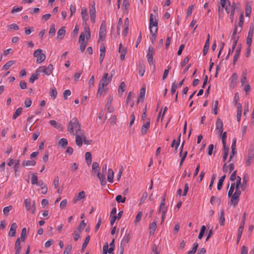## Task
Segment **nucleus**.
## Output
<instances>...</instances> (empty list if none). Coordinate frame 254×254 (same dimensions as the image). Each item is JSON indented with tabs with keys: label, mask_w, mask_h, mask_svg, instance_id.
I'll use <instances>...</instances> for the list:
<instances>
[{
	"label": "nucleus",
	"mask_w": 254,
	"mask_h": 254,
	"mask_svg": "<svg viewBox=\"0 0 254 254\" xmlns=\"http://www.w3.org/2000/svg\"><path fill=\"white\" fill-rule=\"evenodd\" d=\"M99 179L100 181L101 185L102 186H105L106 184L105 174H103Z\"/></svg>",
	"instance_id": "52"
},
{
	"label": "nucleus",
	"mask_w": 254,
	"mask_h": 254,
	"mask_svg": "<svg viewBox=\"0 0 254 254\" xmlns=\"http://www.w3.org/2000/svg\"><path fill=\"white\" fill-rule=\"evenodd\" d=\"M85 226H86V223H85L84 220H82L77 228L78 231L79 232H80L82 230L84 229Z\"/></svg>",
	"instance_id": "54"
},
{
	"label": "nucleus",
	"mask_w": 254,
	"mask_h": 254,
	"mask_svg": "<svg viewBox=\"0 0 254 254\" xmlns=\"http://www.w3.org/2000/svg\"><path fill=\"white\" fill-rule=\"evenodd\" d=\"M248 248L245 246H242V247L241 248V254H248Z\"/></svg>",
	"instance_id": "64"
},
{
	"label": "nucleus",
	"mask_w": 254,
	"mask_h": 254,
	"mask_svg": "<svg viewBox=\"0 0 254 254\" xmlns=\"http://www.w3.org/2000/svg\"><path fill=\"white\" fill-rule=\"evenodd\" d=\"M129 6V2L128 0H124L123 2V7L127 10L128 9Z\"/></svg>",
	"instance_id": "61"
},
{
	"label": "nucleus",
	"mask_w": 254,
	"mask_h": 254,
	"mask_svg": "<svg viewBox=\"0 0 254 254\" xmlns=\"http://www.w3.org/2000/svg\"><path fill=\"white\" fill-rule=\"evenodd\" d=\"M38 177L36 173H33L31 177V183L33 185H36L38 182Z\"/></svg>",
	"instance_id": "46"
},
{
	"label": "nucleus",
	"mask_w": 254,
	"mask_h": 254,
	"mask_svg": "<svg viewBox=\"0 0 254 254\" xmlns=\"http://www.w3.org/2000/svg\"><path fill=\"white\" fill-rule=\"evenodd\" d=\"M36 164V162L35 160H27V161H23L22 162V165L23 166H35Z\"/></svg>",
	"instance_id": "38"
},
{
	"label": "nucleus",
	"mask_w": 254,
	"mask_h": 254,
	"mask_svg": "<svg viewBox=\"0 0 254 254\" xmlns=\"http://www.w3.org/2000/svg\"><path fill=\"white\" fill-rule=\"evenodd\" d=\"M222 140L223 146L226 145V138H227V132H224L222 134Z\"/></svg>",
	"instance_id": "58"
},
{
	"label": "nucleus",
	"mask_w": 254,
	"mask_h": 254,
	"mask_svg": "<svg viewBox=\"0 0 254 254\" xmlns=\"http://www.w3.org/2000/svg\"><path fill=\"white\" fill-rule=\"evenodd\" d=\"M50 95L53 99H55L57 96V91L56 89H52L50 92Z\"/></svg>",
	"instance_id": "60"
},
{
	"label": "nucleus",
	"mask_w": 254,
	"mask_h": 254,
	"mask_svg": "<svg viewBox=\"0 0 254 254\" xmlns=\"http://www.w3.org/2000/svg\"><path fill=\"white\" fill-rule=\"evenodd\" d=\"M21 245H20V239L19 238H17L15 243V250H21Z\"/></svg>",
	"instance_id": "47"
},
{
	"label": "nucleus",
	"mask_w": 254,
	"mask_h": 254,
	"mask_svg": "<svg viewBox=\"0 0 254 254\" xmlns=\"http://www.w3.org/2000/svg\"><path fill=\"white\" fill-rule=\"evenodd\" d=\"M83 132H80V133H76L75 136V142L76 144L79 146L81 147L82 145V140L83 137L82 135H83Z\"/></svg>",
	"instance_id": "13"
},
{
	"label": "nucleus",
	"mask_w": 254,
	"mask_h": 254,
	"mask_svg": "<svg viewBox=\"0 0 254 254\" xmlns=\"http://www.w3.org/2000/svg\"><path fill=\"white\" fill-rule=\"evenodd\" d=\"M138 74L140 76H143L145 72V66L142 61H139L138 64Z\"/></svg>",
	"instance_id": "18"
},
{
	"label": "nucleus",
	"mask_w": 254,
	"mask_h": 254,
	"mask_svg": "<svg viewBox=\"0 0 254 254\" xmlns=\"http://www.w3.org/2000/svg\"><path fill=\"white\" fill-rule=\"evenodd\" d=\"M106 35V25L105 20H103L100 26V31L99 33V40L103 41L105 39V37Z\"/></svg>",
	"instance_id": "4"
},
{
	"label": "nucleus",
	"mask_w": 254,
	"mask_h": 254,
	"mask_svg": "<svg viewBox=\"0 0 254 254\" xmlns=\"http://www.w3.org/2000/svg\"><path fill=\"white\" fill-rule=\"evenodd\" d=\"M114 179V172L112 169H109L108 170L107 180L109 182L113 183Z\"/></svg>",
	"instance_id": "26"
},
{
	"label": "nucleus",
	"mask_w": 254,
	"mask_h": 254,
	"mask_svg": "<svg viewBox=\"0 0 254 254\" xmlns=\"http://www.w3.org/2000/svg\"><path fill=\"white\" fill-rule=\"evenodd\" d=\"M40 74L39 73V71L37 70H36V71L32 74L31 76L30 77L29 79V82L31 83H34V82L37 80L39 77Z\"/></svg>",
	"instance_id": "23"
},
{
	"label": "nucleus",
	"mask_w": 254,
	"mask_h": 254,
	"mask_svg": "<svg viewBox=\"0 0 254 254\" xmlns=\"http://www.w3.org/2000/svg\"><path fill=\"white\" fill-rule=\"evenodd\" d=\"M254 27L253 25H251L250 27L249 31L248 32V36L247 38V41H246V44L247 46H251L252 42V39L254 35Z\"/></svg>",
	"instance_id": "7"
},
{
	"label": "nucleus",
	"mask_w": 254,
	"mask_h": 254,
	"mask_svg": "<svg viewBox=\"0 0 254 254\" xmlns=\"http://www.w3.org/2000/svg\"><path fill=\"white\" fill-rule=\"evenodd\" d=\"M248 182V179H247L246 176H244L243 179V184L241 185V188L242 190H244L246 188V184Z\"/></svg>",
	"instance_id": "55"
},
{
	"label": "nucleus",
	"mask_w": 254,
	"mask_h": 254,
	"mask_svg": "<svg viewBox=\"0 0 254 254\" xmlns=\"http://www.w3.org/2000/svg\"><path fill=\"white\" fill-rule=\"evenodd\" d=\"M49 124L52 126H53V127H55V128H56L57 129H59L60 130H63V126H62V124H61L60 123H58V122H57L55 120H51V121H50Z\"/></svg>",
	"instance_id": "20"
},
{
	"label": "nucleus",
	"mask_w": 254,
	"mask_h": 254,
	"mask_svg": "<svg viewBox=\"0 0 254 254\" xmlns=\"http://www.w3.org/2000/svg\"><path fill=\"white\" fill-rule=\"evenodd\" d=\"M145 87H142L140 89V92H139V96L138 98L137 102H139L140 101V99H142V102L143 101V99L145 97Z\"/></svg>",
	"instance_id": "32"
},
{
	"label": "nucleus",
	"mask_w": 254,
	"mask_h": 254,
	"mask_svg": "<svg viewBox=\"0 0 254 254\" xmlns=\"http://www.w3.org/2000/svg\"><path fill=\"white\" fill-rule=\"evenodd\" d=\"M237 32V26L235 24V28H234V29L233 32V34L231 36V39L233 41H234L235 40H237V41L238 40L239 37H236Z\"/></svg>",
	"instance_id": "42"
},
{
	"label": "nucleus",
	"mask_w": 254,
	"mask_h": 254,
	"mask_svg": "<svg viewBox=\"0 0 254 254\" xmlns=\"http://www.w3.org/2000/svg\"><path fill=\"white\" fill-rule=\"evenodd\" d=\"M157 218L154 220V221L151 223L149 227V233L150 235H153L155 233L157 227Z\"/></svg>",
	"instance_id": "15"
},
{
	"label": "nucleus",
	"mask_w": 254,
	"mask_h": 254,
	"mask_svg": "<svg viewBox=\"0 0 254 254\" xmlns=\"http://www.w3.org/2000/svg\"><path fill=\"white\" fill-rule=\"evenodd\" d=\"M81 15L83 21H85L86 22V21L88 20V17L87 15V9L85 7H83L82 8Z\"/></svg>",
	"instance_id": "25"
},
{
	"label": "nucleus",
	"mask_w": 254,
	"mask_h": 254,
	"mask_svg": "<svg viewBox=\"0 0 254 254\" xmlns=\"http://www.w3.org/2000/svg\"><path fill=\"white\" fill-rule=\"evenodd\" d=\"M129 240H130L129 235L128 234H126L121 242V245L126 246V245L128 243Z\"/></svg>",
	"instance_id": "33"
},
{
	"label": "nucleus",
	"mask_w": 254,
	"mask_h": 254,
	"mask_svg": "<svg viewBox=\"0 0 254 254\" xmlns=\"http://www.w3.org/2000/svg\"><path fill=\"white\" fill-rule=\"evenodd\" d=\"M252 11V8L250 5H246L245 9V14L246 16H249Z\"/></svg>",
	"instance_id": "59"
},
{
	"label": "nucleus",
	"mask_w": 254,
	"mask_h": 254,
	"mask_svg": "<svg viewBox=\"0 0 254 254\" xmlns=\"http://www.w3.org/2000/svg\"><path fill=\"white\" fill-rule=\"evenodd\" d=\"M34 57L37 58L36 62L37 63H41L46 59V56L45 54L42 53V50L37 49L35 51L33 54Z\"/></svg>",
	"instance_id": "5"
},
{
	"label": "nucleus",
	"mask_w": 254,
	"mask_h": 254,
	"mask_svg": "<svg viewBox=\"0 0 254 254\" xmlns=\"http://www.w3.org/2000/svg\"><path fill=\"white\" fill-rule=\"evenodd\" d=\"M89 13L91 21L92 23H94L95 22L96 18V9L95 4L90 7Z\"/></svg>",
	"instance_id": "10"
},
{
	"label": "nucleus",
	"mask_w": 254,
	"mask_h": 254,
	"mask_svg": "<svg viewBox=\"0 0 254 254\" xmlns=\"http://www.w3.org/2000/svg\"><path fill=\"white\" fill-rule=\"evenodd\" d=\"M223 150L224 153L223 156V161L225 162L228 155L229 148L228 147H227L226 145L223 146Z\"/></svg>",
	"instance_id": "35"
},
{
	"label": "nucleus",
	"mask_w": 254,
	"mask_h": 254,
	"mask_svg": "<svg viewBox=\"0 0 254 254\" xmlns=\"http://www.w3.org/2000/svg\"><path fill=\"white\" fill-rule=\"evenodd\" d=\"M158 26V21L157 20L153 18V14H150V19H149V28L151 30V28H152L153 26L156 27L157 28Z\"/></svg>",
	"instance_id": "16"
},
{
	"label": "nucleus",
	"mask_w": 254,
	"mask_h": 254,
	"mask_svg": "<svg viewBox=\"0 0 254 254\" xmlns=\"http://www.w3.org/2000/svg\"><path fill=\"white\" fill-rule=\"evenodd\" d=\"M235 188V183H232L231 185L230 190L228 193V196L229 197H230L232 196L233 192Z\"/></svg>",
	"instance_id": "44"
},
{
	"label": "nucleus",
	"mask_w": 254,
	"mask_h": 254,
	"mask_svg": "<svg viewBox=\"0 0 254 254\" xmlns=\"http://www.w3.org/2000/svg\"><path fill=\"white\" fill-rule=\"evenodd\" d=\"M150 126V119H147V121L144 123L141 128V133L142 135L146 134Z\"/></svg>",
	"instance_id": "9"
},
{
	"label": "nucleus",
	"mask_w": 254,
	"mask_h": 254,
	"mask_svg": "<svg viewBox=\"0 0 254 254\" xmlns=\"http://www.w3.org/2000/svg\"><path fill=\"white\" fill-rule=\"evenodd\" d=\"M37 70L39 71V74L40 72H43L47 75H50L53 72V66L52 64H50L47 67L45 66H40Z\"/></svg>",
	"instance_id": "3"
},
{
	"label": "nucleus",
	"mask_w": 254,
	"mask_h": 254,
	"mask_svg": "<svg viewBox=\"0 0 254 254\" xmlns=\"http://www.w3.org/2000/svg\"><path fill=\"white\" fill-rule=\"evenodd\" d=\"M216 129L218 130V132L220 134H221L223 132V122L220 119H217L216 123Z\"/></svg>",
	"instance_id": "12"
},
{
	"label": "nucleus",
	"mask_w": 254,
	"mask_h": 254,
	"mask_svg": "<svg viewBox=\"0 0 254 254\" xmlns=\"http://www.w3.org/2000/svg\"><path fill=\"white\" fill-rule=\"evenodd\" d=\"M85 159L86 161V163L88 165H89L91 164L92 162V156L91 154L89 152H87L85 153Z\"/></svg>",
	"instance_id": "37"
},
{
	"label": "nucleus",
	"mask_w": 254,
	"mask_h": 254,
	"mask_svg": "<svg viewBox=\"0 0 254 254\" xmlns=\"http://www.w3.org/2000/svg\"><path fill=\"white\" fill-rule=\"evenodd\" d=\"M220 2L222 8L227 5H230V2L229 0H220Z\"/></svg>",
	"instance_id": "50"
},
{
	"label": "nucleus",
	"mask_w": 254,
	"mask_h": 254,
	"mask_svg": "<svg viewBox=\"0 0 254 254\" xmlns=\"http://www.w3.org/2000/svg\"><path fill=\"white\" fill-rule=\"evenodd\" d=\"M157 30H158V28H155L154 29V33H153V29L151 28V30H150V34L151 35L150 38V40L151 41L152 43H154V42L156 41V39L157 37Z\"/></svg>",
	"instance_id": "22"
},
{
	"label": "nucleus",
	"mask_w": 254,
	"mask_h": 254,
	"mask_svg": "<svg viewBox=\"0 0 254 254\" xmlns=\"http://www.w3.org/2000/svg\"><path fill=\"white\" fill-rule=\"evenodd\" d=\"M238 78V75L237 73H234L232 74L231 77V84L233 85V86L236 85L237 80Z\"/></svg>",
	"instance_id": "39"
},
{
	"label": "nucleus",
	"mask_w": 254,
	"mask_h": 254,
	"mask_svg": "<svg viewBox=\"0 0 254 254\" xmlns=\"http://www.w3.org/2000/svg\"><path fill=\"white\" fill-rule=\"evenodd\" d=\"M198 247V244L197 242H195L193 244V247L192 248V250L190 251V254H194L196 253V250Z\"/></svg>",
	"instance_id": "53"
},
{
	"label": "nucleus",
	"mask_w": 254,
	"mask_h": 254,
	"mask_svg": "<svg viewBox=\"0 0 254 254\" xmlns=\"http://www.w3.org/2000/svg\"><path fill=\"white\" fill-rule=\"evenodd\" d=\"M90 237L89 235H88L86 238L85 239L82 244V251H83L87 247L89 241H90Z\"/></svg>",
	"instance_id": "43"
},
{
	"label": "nucleus",
	"mask_w": 254,
	"mask_h": 254,
	"mask_svg": "<svg viewBox=\"0 0 254 254\" xmlns=\"http://www.w3.org/2000/svg\"><path fill=\"white\" fill-rule=\"evenodd\" d=\"M241 191L239 189H236L234 194L231 196V204L235 206L239 202V197L241 195Z\"/></svg>",
	"instance_id": "2"
},
{
	"label": "nucleus",
	"mask_w": 254,
	"mask_h": 254,
	"mask_svg": "<svg viewBox=\"0 0 254 254\" xmlns=\"http://www.w3.org/2000/svg\"><path fill=\"white\" fill-rule=\"evenodd\" d=\"M26 235V228H23L21 233V239L22 241H24Z\"/></svg>",
	"instance_id": "49"
},
{
	"label": "nucleus",
	"mask_w": 254,
	"mask_h": 254,
	"mask_svg": "<svg viewBox=\"0 0 254 254\" xmlns=\"http://www.w3.org/2000/svg\"><path fill=\"white\" fill-rule=\"evenodd\" d=\"M22 111V108L21 107L17 109L13 115L12 119L15 120L21 114Z\"/></svg>",
	"instance_id": "40"
},
{
	"label": "nucleus",
	"mask_w": 254,
	"mask_h": 254,
	"mask_svg": "<svg viewBox=\"0 0 254 254\" xmlns=\"http://www.w3.org/2000/svg\"><path fill=\"white\" fill-rule=\"evenodd\" d=\"M154 53V49L152 46H149L147 52L146 58L148 64L151 66L153 64V55Z\"/></svg>",
	"instance_id": "6"
},
{
	"label": "nucleus",
	"mask_w": 254,
	"mask_h": 254,
	"mask_svg": "<svg viewBox=\"0 0 254 254\" xmlns=\"http://www.w3.org/2000/svg\"><path fill=\"white\" fill-rule=\"evenodd\" d=\"M85 196V192L84 191H80L78 194L75 196L73 200V202L74 203H76L77 201L83 199Z\"/></svg>",
	"instance_id": "17"
},
{
	"label": "nucleus",
	"mask_w": 254,
	"mask_h": 254,
	"mask_svg": "<svg viewBox=\"0 0 254 254\" xmlns=\"http://www.w3.org/2000/svg\"><path fill=\"white\" fill-rule=\"evenodd\" d=\"M112 76L113 74H112L110 77L108 78L107 82V80L101 78L99 85L103 87H104V86H107L109 82L112 80Z\"/></svg>",
	"instance_id": "24"
},
{
	"label": "nucleus",
	"mask_w": 254,
	"mask_h": 254,
	"mask_svg": "<svg viewBox=\"0 0 254 254\" xmlns=\"http://www.w3.org/2000/svg\"><path fill=\"white\" fill-rule=\"evenodd\" d=\"M119 52L121 53L120 58L122 61H124L127 53V48L123 47V49H119Z\"/></svg>",
	"instance_id": "34"
},
{
	"label": "nucleus",
	"mask_w": 254,
	"mask_h": 254,
	"mask_svg": "<svg viewBox=\"0 0 254 254\" xmlns=\"http://www.w3.org/2000/svg\"><path fill=\"white\" fill-rule=\"evenodd\" d=\"M113 100V96H110L108 98V100L107 101V102L106 103V105L105 108L107 109V110L108 111V112L109 113H112L114 111V107L111 106V104L112 103Z\"/></svg>",
	"instance_id": "11"
},
{
	"label": "nucleus",
	"mask_w": 254,
	"mask_h": 254,
	"mask_svg": "<svg viewBox=\"0 0 254 254\" xmlns=\"http://www.w3.org/2000/svg\"><path fill=\"white\" fill-rule=\"evenodd\" d=\"M72 249V246L71 245H68L65 248L64 254H69Z\"/></svg>",
	"instance_id": "63"
},
{
	"label": "nucleus",
	"mask_w": 254,
	"mask_h": 254,
	"mask_svg": "<svg viewBox=\"0 0 254 254\" xmlns=\"http://www.w3.org/2000/svg\"><path fill=\"white\" fill-rule=\"evenodd\" d=\"M254 156V150L253 149H249L247 156V159L246 160V165L249 166L253 161Z\"/></svg>",
	"instance_id": "8"
},
{
	"label": "nucleus",
	"mask_w": 254,
	"mask_h": 254,
	"mask_svg": "<svg viewBox=\"0 0 254 254\" xmlns=\"http://www.w3.org/2000/svg\"><path fill=\"white\" fill-rule=\"evenodd\" d=\"M241 53V47L238 46L237 48V49L235 51V55L233 59V64H235L236 62L238 61V58L240 56Z\"/></svg>",
	"instance_id": "27"
},
{
	"label": "nucleus",
	"mask_w": 254,
	"mask_h": 254,
	"mask_svg": "<svg viewBox=\"0 0 254 254\" xmlns=\"http://www.w3.org/2000/svg\"><path fill=\"white\" fill-rule=\"evenodd\" d=\"M17 227V224L15 222L13 223L10 227L8 236L11 237H13L16 235V230Z\"/></svg>",
	"instance_id": "14"
},
{
	"label": "nucleus",
	"mask_w": 254,
	"mask_h": 254,
	"mask_svg": "<svg viewBox=\"0 0 254 254\" xmlns=\"http://www.w3.org/2000/svg\"><path fill=\"white\" fill-rule=\"evenodd\" d=\"M219 223L221 226H224L225 224L224 210L223 209H222L220 211Z\"/></svg>",
	"instance_id": "29"
},
{
	"label": "nucleus",
	"mask_w": 254,
	"mask_h": 254,
	"mask_svg": "<svg viewBox=\"0 0 254 254\" xmlns=\"http://www.w3.org/2000/svg\"><path fill=\"white\" fill-rule=\"evenodd\" d=\"M177 88V85L176 83V81H175L173 83L172 86H171V93L172 94H174L175 93Z\"/></svg>",
	"instance_id": "57"
},
{
	"label": "nucleus",
	"mask_w": 254,
	"mask_h": 254,
	"mask_svg": "<svg viewBox=\"0 0 254 254\" xmlns=\"http://www.w3.org/2000/svg\"><path fill=\"white\" fill-rule=\"evenodd\" d=\"M236 189H239L241 186V178L240 176H237L236 183L235 184Z\"/></svg>",
	"instance_id": "51"
},
{
	"label": "nucleus",
	"mask_w": 254,
	"mask_h": 254,
	"mask_svg": "<svg viewBox=\"0 0 254 254\" xmlns=\"http://www.w3.org/2000/svg\"><path fill=\"white\" fill-rule=\"evenodd\" d=\"M99 163L96 162H94L92 163V171L93 173L96 174L97 172H99Z\"/></svg>",
	"instance_id": "28"
},
{
	"label": "nucleus",
	"mask_w": 254,
	"mask_h": 254,
	"mask_svg": "<svg viewBox=\"0 0 254 254\" xmlns=\"http://www.w3.org/2000/svg\"><path fill=\"white\" fill-rule=\"evenodd\" d=\"M67 130L73 135L76 133L82 132L81 130V126L76 118H73L68 123L67 126Z\"/></svg>",
	"instance_id": "1"
},
{
	"label": "nucleus",
	"mask_w": 254,
	"mask_h": 254,
	"mask_svg": "<svg viewBox=\"0 0 254 254\" xmlns=\"http://www.w3.org/2000/svg\"><path fill=\"white\" fill-rule=\"evenodd\" d=\"M59 144L63 148H64L68 144V141L66 138H62L60 140Z\"/></svg>",
	"instance_id": "36"
},
{
	"label": "nucleus",
	"mask_w": 254,
	"mask_h": 254,
	"mask_svg": "<svg viewBox=\"0 0 254 254\" xmlns=\"http://www.w3.org/2000/svg\"><path fill=\"white\" fill-rule=\"evenodd\" d=\"M210 202L213 205L217 203L219 205L221 203V199L220 198H216L214 196H212L211 197Z\"/></svg>",
	"instance_id": "31"
},
{
	"label": "nucleus",
	"mask_w": 254,
	"mask_h": 254,
	"mask_svg": "<svg viewBox=\"0 0 254 254\" xmlns=\"http://www.w3.org/2000/svg\"><path fill=\"white\" fill-rule=\"evenodd\" d=\"M187 154H188V152L187 151L183 152V154L181 157L180 162V165H179L180 167H181L182 166L184 161H185V160L186 158Z\"/></svg>",
	"instance_id": "56"
},
{
	"label": "nucleus",
	"mask_w": 254,
	"mask_h": 254,
	"mask_svg": "<svg viewBox=\"0 0 254 254\" xmlns=\"http://www.w3.org/2000/svg\"><path fill=\"white\" fill-rule=\"evenodd\" d=\"M15 63V61H9L7 62L2 67V70H7L9 69L12 65Z\"/></svg>",
	"instance_id": "30"
},
{
	"label": "nucleus",
	"mask_w": 254,
	"mask_h": 254,
	"mask_svg": "<svg viewBox=\"0 0 254 254\" xmlns=\"http://www.w3.org/2000/svg\"><path fill=\"white\" fill-rule=\"evenodd\" d=\"M11 209H12L11 205H9V206L4 207V208L3 209V212L4 214L6 215H8L10 210H11Z\"/></svg>",
	"instance_id": "62"
},
{
	"label": "nucleus",
	"mask_w": 254,
	"mask_h": 254,
	"mask_svg": "<svg viewBox=\"0 0 254 254\" xmlns=\"http://www.w3.org/2000/svg\"><path fill=\"white\" fill-rule=\"evenodd\" d=\"M125 83L124 82H122L119 86V89H118V93L119 95H122L123 92L124 91V88L125 87Z\"/></svg>",
	"instance_id": "41"
},
{
	"label": "nucleus",
	"mask_w": 254,
	"mask_h": 254,
	"mask_svg": "<svg viewBox=\"0 0 254 254\" xmlns=\"http://www.w3.org/2000/svg\"><path fill=\"white\" fill-rule=\"evenodd\" d=\"M65 34V30L64 29V27H63L60 28L57 33V39L62 40L64 38Z\"/></svg>",
	"instance_id": "19"
},
{
	"label": "nucleus",
	"mask_w": 254,
	"mask_h": 254,
	"mask_svg": "<svg viewBox=\"0 0 254 254\" xmlns=\"http://www.w3.org/2000/svg\"><path fill=\"white\" fill-rule=\"evenodd\" d=\"M55 26L54 24H52L50 26V28L49 33V35L51 36H53L55 34L56 30H55Z\"/></svg>",
	"instance_id": "48"
},
{
	"label": "nucleus",
	"mask_w": 254,
	"mask_h": 254,
	"mask_svg": "<svg viewBox=\"0 0 254 254\" xmlns=\"http://www.w3.org/2000/svg\"><path fill=\"white\" fill-rule=\"evenodd\" d=\"M126 198L125 197H122L121 195H118L116 197V200L118 203H124L126 201Z\"/></svg>",
	"instance_id": "45"
},
{
	"label": "nucleus",
	"mask_w": 254,
	"mask_h": 254,
	"mask_svg": "<svg viewBox=\"0 0 254 254\" xmlns=\"http://www.w3.org/2000/svg\"><path fill=\"white\" fill-rule=\"evenodd\" d=\"M242 113V106L240 103L237 104V119L238 122L241 120V115Z\"/></svg>",
	"instance_id": "21"
}]
</instances>
